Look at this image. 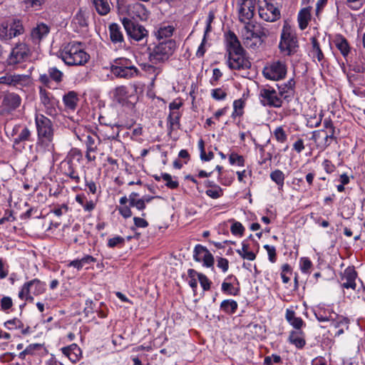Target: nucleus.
<instances>
[{
  "mask_svg": "<svg viewBox=\"0 0 365 365\" xmlns=\"http://www.w3.org/2000/svg\"><path fill=\"white\" fill-rule=\"evenodd\" d=\"M226 43L229 67L235 70L250 68L251 62L245 56V51L234 32L230 31L227 34Z\"/></svg>",
  "mask_w": 365,
  "mask_h": 365,
  "instance_id": "f257e3e1",
  "label": "nucleus"
},
{
  "mask_svg": "<svg viewBox=\"0 0 365 365\" xmlns=\"http://www.w3.org/2000/svg\"><path fill=\"white\" fill-rule=\"evenodd\" d=\"M60 56L64 63L68 66H83L90 59L81 42H70L60 51Z\"/></svg>",
  "mask_w": 365,
  "mask_h": 365,
  "instance_id": "f03ea898",
  "label": "nucleus"
},
{
  "mask_svg": "<svg viewBox=\"0 0 365 365\" xmlns=\"http://www.w3.org/2000/svg\"><path fill=\"white\" fill-rule=\"evenodd\" d=\"M37 133L39 140L49 151L54 149L52 143L53 139V128L51 120L42 114H37L35 118Z\"/></svg>",
  "mask_w": 365,
  "mask_h": 365,
  "instance_id": "7ed1b4c3",
  "label": "nucleus"
},
{
  "mask_svg": "<svg viewBox=\"0 0 365 365\" xmlns=\"http://www.w3.org/2000/svg\"><path fill=\"white\" fill-rule=\"evenodd\" d=\"M279 49L281 53L290 56L297 51L298 41L294 31L288 24H284L282 30Z\"/></svg>",
  "mask_w": 365,
  "mask_h": 365,
  "instance_id": "20e7f679",
  "label": "nucleus"
},
{
  "mask_svg": "<svg viewBox=\"0 0 365 365\" xmlns=\"http://www.w3.org/2000/svg\"><path fill=\"white\" fill-rule=\"evenodd\" d=\"M176 48V43L173 39L159 41L150 53V61L153 63H163L168 61Z\"/></svg>",
  "mask_w": 365,
  "mask_h": 365,
  "instance_id": "39448f33",
  "label": "nucleus"
},
{
  "mask_svg": "<svg viewBox=\"0 0 365 365\" xmlns=\"http://www.w3.org/2000/svg\"><path fill=\"white\" fill-rule=\"evenodd\" d=\"M110 72L117 78H132L139 75V70L125 58H115L110 65Z\"/></svg>",
  "mask_w": 365,
  "mask_h": 365,
  "instance_id": "423d86ee",
  "label": "nucleus"
},
{
  "mask_svg": "<svg viewBox=\"0 0 365 365\" xmlns=\"http://www.w3.org/2000/svg\"><path fill=\"white\" fill-rule=\"evenodd\" d=\"M245 32L243 33L245 44L247 46L252 47L257 43L262 41V38H265L268 35V30L263 28L258 24H252L248 21L245 24Z\"/></svg>",
  "mask_w": 365,
  "mask_h": 365,
  "instance_id": "0eeeda50",
  "label": "nucleus"
},
{
  "mask_svg": "<svg viewBox=\"0 0 365 365\" xmlns=\"http://www.w3.org/2000/svg\"><path fill=\"white\" fill-rule=\"evenodd\" d=\"M120 21L127 35L131 39L140 41L147 36L148 31L133 18L123 17Z\"/></svg>",
  "mask_w": 365,
  "mask_h": 365,
  "instance_id": "6e6552de",
  "label": "nucleus"
},
{
  "mask_svg": "<svg viewBox=\"0 0 365 365\" xmlns=\"http://www.w3.org/2000/svg\"><path fill=\"white\" fill-rule=\"evenodd\" d=\"M287 66L284 61H274L264 66L262 71L264 76L269 80L279 81L285 78Z\"/></svg>",
  "mask_w": 365,
  "mask_h": 365,
  "instance_id": "1a4fd4ad",
  "label": "nucleus"
},
{
  "mask_svg": "<svg viewBox=\"0 0 365 365\" xmlns=\"http://www.w3.org/2000/svg\"><path fill=\"white\" fill-rule=\"evenodd\" d=\"M259 96L263 106L280 108L282 105L283 97L280 96L279 92L277 93L271 87L261 88Z\"/></svg>",
  "mask_w": 365,
  "mask_h": 365,
  "instance_id": "9d476101",
  "label": "nucleus"
},
{
  "mask_svg": "<svg viewBox=\"0 0 365 365\" xmlns=\"http://www.w3.org/2000/svg\"><path fill=\"white\" fill-rule=\"evenodd\" d=\"M256 0H237L239 20L245 24L252 19L255 11Z\"/></svg>",
  "mask_w": 365,
  "mask_h": 365,
  "instance_id": "9b49d317",
  "label": "nucleus"
},
{
  "mask_svg": "<svg viewBox=\"0 0 365 365\" xmlns=\"http://www.w3.org/2000/svg\"><path fill=\"white\" fill-rule=\"evenodd\" d=\"M324 129L316 130L313 133L312 138L317 141L322 134H324V143L325 148L328 147L331 144V140H335V127L331 119L326 118L323 122Z\"/></svg>",
  "mask_w": 365,
  "mask_h": 365,
  "instance_id": "f8f14e48",
  "label": "nucleus"
},
{
  "mask_svg": "<svg viewBox=\"0 0 365 365\" xmlns=\"http://www.w3.org/2000/svg\"><path fill=\"white\" fill-rule=\"evenodd\" d=\"M259 15L264 21L272 22L279 19L280 12L273 4L264 0L260 2Z\"/></svg>",
  "mask_w": 365,
  "mask_h": 365,
  "instance_id": "ddd939ff",
  "label": "nucleus"
},
{
  "mask_svg": "<svg viewBox=\"0 0 365 365\" xmlns=\"http://www.w3.org/2000/svg\"><path fill=\"white\" fill-rule=\"evenodd\" d=\"M30 50L25 43L17 44L11 51L8 58L9 65H15L25 61L29 56Z\"/></svg>",
  "mask_w": 365,
  "mask_h": 365,
  "instance_id": "4468645a",
  "label": "nucleus"
},
{
  "mask_svg": "<svg viewBox=\"0 0 365 365\" xmlns=\"http://www.w3.org/2000/svg\"><path fill=\"white\" fill-rule=\"evenodd\" d=\"M39 95L41 102L46 108V113L49 115H56V106L58 103V101L53 97L49 92L41 87H40Z\"/></svg>",
  "mask_w": 365,
  "mask_h": 365,
  "instance_id": "2eb2a0df",
  "label": "nucleus"
},
{
  "mask_svg": "<svg viewBox=\"0 0 365 365\" xmlns=\"http://www.w3.org/2000/svg\"><path fill=\"white\" fill-rule=\"evenodd\" d=\"M20 96L14 93H8L4 95L1 102V110L3 112L9 113L16 110L21 104Z\"/></svg>",
  "mask_w": 365,
  "mask_h": 365,
  "instance_id": "dca6fc26",
  "label": "nucleus"
},
{
  "mask_svg": "<svg viewBox=\"0 0 365 365\" xmlns=\"http://www.w3.org/2000/svg\"><path fill=\"white\" fill-rule=\"evenodd\" d=\"M11 135L16 137L14 139V147L19 145L22 143L29 141L31 138V130L26 126L22 125H16L13 130Z\"/></svg>",
  "mask_w": 365,
  "mask_h": 365,
  "instance_id": "f3484780",
  "label": "nucleus"
},
{
  "mask_svg": "<svg viewBox=\"0 0 365 365\" xmlns=\"http://www.w3.org/2000/svg\"><path fill=\"white\" fill-rule=\"evenodd\" d=\"M63 73L56 67L49 68L47 73L41 74L39 76V81L46 86L51 88L50 83L52 81L56 83L62 81Z\"/></svg>",
  "mask_w": 365,
  "mask_h": 365,
  "instance_id": "a211bd4d",
  "label": "nucleus"
},
{
  "mask_svg": "<svg viewBox=\"0 0 365 365\" xmlns=\"http://www.w3.org/2000/svg\"><path fill=\"white\" fill-rule=\"evenodd\" d=\"M357 277V272L354 267H348L341 275V280L342 282L341 286L346 289H352L354 290L356 287V279Z\"/></svg>",
  "mask_w": 365,
  "mask_h": 365,
  "instance_id": "6ab92c4d",
  "label": "nucleus"
},
{
  "mask_svg": "<svg viewBox=\"0 0 365 365\" xmlns=\"http://www.w3.org/2000/svg\"><path fill=\"white\" fill-rule=\"evenodd\" d=\"M26 292H31L34 296H39L46 292V284L38 279H34L25 282L22 286Z\"/></svg>",
  "mask_w": 365,
  "mask_h": 365,
  "instance_id": "aec40b11",
  "label": "nucleus"
},
{
  "mask_svg": "<svg viewBox=\"0 0 365 365\" xmlns=\"http://www.w3.org/2000/svg\"><path fill=\"white\" fill-rule=\"evenodd\" d=\"M28 80V76L26 75L19 74H9L0 77V84H4L9 86H23Z\"/></svg>",
  "mask_w": 365,
  "mask_h": 365,
  "instance_id": "412c9836",
  "label": "nucleus"
},
{
  "mask_svg": "<svg viewBox=\"0 0 365 365\" xmlns=\"http://www.w3.org/2000/svg\"><path fill=\"white\" fill-rule=\"evenodd\" d=\"M108 30L111 42L122 46L124 43V36L120 25L112 23L109 25Z\"/></svg>",
  "mask_w": 365,
  "mask_h": 365,
  "instance_id": "4be33fe9",
  "label": "nucleus"
},
{
  "mask_svg": "<svg viewBox=\"0 0 365 365\" xmlns=\"http://www.w3.org/2000/svg\"><path fill=\"white\" fill-rule=\"evenodd\" d=\"M61 351L72 363H76L78 361L82 354L80 347L76 344H72L70 346L63 347Z\"/></svg>",
  "mask_w": 365,
  "mask_h": 365,
  "instance_id": "5701e85b",
  "label": "nucleus"
},
{
  "mask_svg": "<svg viewBox=\"0 0 365 365\" xmlns=\"http://www.w3.org/2000/svg\"><path fill=\"white\" fill-rule=\"evenodd\" d=\"M11 38L24 33V27L22 21L17 19H11L6 21Z\"/></svg>",
  "mask_w": 365,
  "mask_h": 365,
  "instance_id": "b1692460",
  "label": "nucleus"
},
{
  "mask_svg": "<svg viewBox=\"0 0 365 365\" xmlns=\"http://www.w3.org/2000/svg\"><path fill=\"white\" fill-rule=\"evenodd\" d=\"M188 276L190 277L189 284L195 289L197 284V280L203 290H205V277L202 274H200L194 269H190L188 270Z\"/></svg>",
  "mask_w": 365,
  "mask_h": 365,
  "instance_id": "393cba45",
  "label": "nucleus"
},
{
  "mask_svg": "<svg viewBox=\"0 0 365 365\" xmlns=\"http://www.w3.org/2000/svg\"><path fill=\"white\" fill-rule=\"evenodd\" d=\"M49 31V27L46 24L41 23L32 29L31 36L34 41H39L48 34Z\"/></svg>",
  "mask_w": 365,
  "mask_h": 365,
  "instance_id": "a878e982",
  "label": "nucleus"
},
{
  "mask_svg": "<svg viewBox=\"0 0 365 365\" xmlns=\"http://www.w3.org/2000/svg\"><path fill=\"white\" fill-rule=\"evenodd\" d=\"M72 24L76 27V30L82 29L88 26V17L86 11L80 9L72 20Z\"/></svg>",
  "mask_w": 365,
  "mask_h": 365,
  "instance_id": "bb28decb",
  "label": "nucleus"
},
{
  "mask_svg": "<svg viewBox=\"0 0 365 365\" xmlns=\"http://www.w3.org/2000/svg\"><path fill=\"white\" fill-rule=\"evenodd\" d=\"M62 165L65 168L64 174L68 176L71 179L74 180L76 182H79L80 177L75 170L73 160L70 158H68L65 161L62 163Z\"/></svg>",
  "mask_w": 365,
  "mask_h": 365,
  "instance_id": "cd10ccee",
  "label": "nucleus"
},
{
  "mask_svg": "<svg viewBox=\"0 0 365 365\" xmlns=\"http://www.w3.org/2000/svg\"><path fill=\"white\" fill-rule=\"evenodd\" d=\"M312 7L307 6L301 9L298 14V22L299 26L301 30H304L307 28L309 21L311 19V11Z\"/></svg>",
  "mask_w": 365,
  "mask_h": 365,
  "instance_id": "c85d7f7f",
  "label": "nucleus"
},
{
  "mask_svg": "<svg viewBox=\"0 0 365 365\" xmlns=\"http://www.w3.org/2000/svg\"><path fill=\"white\" fill-rule=\"evenodd\" d=\"M287 322L296 329L300 330L304 325V322L301 317H297L293 310L287 309L285 315Z\"/></svg>",
  "mask_w": 365,
  "mask_h": 365,
  "instance_id": "c756f323",
  "label": "nucleus"
},
{
  "mask_svg": "<svg viewBox=\"0 0 365 365\" xmlns=\"http://www.w3.org/2000/svg\"><path fill=\"white\" fill-rule=\"evenodd\" d=\"M334 314L335 312L329 308H319L314 312V315L317 320L322 322H329L331 319H332L333 315Z\"/></svg>",
  "mask_w": 365,
  "mask_h": 365,
  "instance_id": "7c9ffc66",
  "label": "nucleus"
},
{
  "mask_svg": "<svg viewBox=\"0 0 365 365\" xmlns=\"http://www.w3.org/2000/svg\"><path fill=\"white\" fill-rule=\"evenodd\" d=\"M78 98L76 92L72 91L65 94L63 97V101L66 107L71 110H75L77 106Z\"/></svg>",
  "mask_w": 365,
  "mask_h": 365,
  "instance_id": "2f4dec72",
  "label": "nucleus"
},
{
  "mask_svg": "<svg viewBox=\"0 0 365 365\" xmlns=\"http://www.w3.org/2000/svg\"><path fill=\"white\" fill-rule=\"evenodd\" d=\"M269 177L277 184L278 190H282L285 180L284 173L282 170L276 169L270 173Z\"/></svg>",
  "mask_w": 365,
  "mask_h": 365,
  "instance_id": "473e14b6",
  "label": "nucleus"
},
{
  "mask_svg": "<svg viewBox=\"0 0 365 365\" xmlns=\"http://www.w3.org/2000/svg\"><path fill=\"white\" fill-rule=\"evenodd\" d=\"M329 322L330 325L334 329H338L341 327H344L346 329L349 328V320L346 317L339 315L336 313L333 315L332 319H331Z\"/></svg>",
  "mask_w": 365,
  "mask_h": 365,
  "instance_id": "72a5a7b5",
  "label": "nucleus"
},
{
  "mask_svg": "<svg viewBox=\"0 0 365 365\" xmlns=\"http://www.w3.org/2000/svg\"><path fill=\"white\" fill-rule=\"evenodd\" d=\"M312 48L310 51V55L313 58H317L320 63L324 60V56L320 48L319 43L315 37L311 38Z\"/></svg>",
  "mask_w": 365,
  "mask_h": 365,
  "instance_id": "f704fd0d",
  "label": "nucleus"
},
{
  "mask_svg": "<svg viewBox=\"0 0 365 365\" xmlns=\"http://www.w3.org/2000/svg\"><path fill=\"white\" fill-rule=\"evenodd\" d=\"M97 13L101 16L106 15L110 10L108 0H92Z\"/></svg>",
  "mask_w": 365,
  "mask_h": 365,
  "instance_id": "c9c22d12",
  "label": "nucleus"
},
{
  "mask_svg": "<svg viewBox=\"0 0 365 365\" xmlns=\"http://www.w3.org/2000/svg\"><path fill=\"white\" fill-rule=\"evenodd\" d=\"M295 86V81L294 78L289 79L287 83L279 86V95L283 98L286 99L290 96Z\"/></svg>",
  "mask_w": 365,
  "mask_h": 365,
  "instance_id": "e433bc0d",
  "label": "nucleus"
},
{
  "mask_svg": "<svg viewBox=\"0 0 365 365\" xmlns=\"http://www.w3.org/2000/svg\"><path fill=\"white\" fill-rule=\"evenodd\" d=\"M180 113L170 112V114L168 118L169 123V134H170L173 130L180 128Z\"/></svg>",
  "mask_w": 365,
  "mask_h": 365,
  "instance_id": "4c0bfd02",
  "label": "nucleus"
},
{
  "mask_svg": "<svg viewBox=\"0 0 365 365\" xmlns=\"http://www.w3.org/2000/svg\"><path fill=\"white\" fill-rule=\"evenodd\" d=\"M237 307L238 305L237 302L232 299L224 300L220 304L221 309L228 314H234L236 312Z\"/></svg>",
  "mask_w": 365,
  "mask_h": 365,
  "instance_id": "58836bf2",
  "label": "nucleus"
},
{
  "mask_svg": "<svg viewBox=\"0 0 365 365\" xmlns=\"http://www.w3.org/2000/svg\"><path fill=\"white\" fill-rule=\"evenodd\" d=\"M113 95L118 103H121L128 97V89L125 86H119L113 90Z\"/></svg>",
  "mask_w": 365,
  "mask_h": 365,
  "instance_id": "ea45409f",
  "label": "nucleus"
},
{
  "mask_svg": "<svg viewBox=\"0 0 365 365\" xmlns=\"http://www.w3.org/2000/svg\"><path fill=\"white\" fill-rule=\"evenodd\" d=\"M302 334L301 331H293L289 337V341L297 348H302L306 344L305 340L301 336Z\"/></svg>",
  "mask_w": 365,
  "mask_h": 365,
  "instance_id": "a19ab883",
  "label": "nucleus"
},
{
  "mask_svg": "<svg viewBox=\"0 0 365 365\" xmlns=\"http://www.w3.org/2000/svg\"><path fill=\"white\" fill-rule=\"evenodd\" d=\"M236 252L241 257L245 259L253 261L256 258V255L253 252L249 251V245L245 242H242V249L237 250Z\"/></svg>",
  "mask_w": 365,
  "mask_h": 365,
  "instance_id": "79ce46f5",
  "label": "nucleus"
},
{
  "mask_svg": "<svg viewBox=\"0 0 365 365\" xmlns=\"http://www.w3.org/2000/svg\"><path fill=\"white\" fill-rule=\"evenodd\" d=\"M173 27L170 26L160 28L156 34L158 40L162 41L168 39V38H170L173 35Z\"/></svg>",
  "mask_w": 365,
  "mask_h": 365,
  "instance_id": "37998d69",
  "label": "nucleus"
},
{
  "mask_svg": "<svg viewBox=\"0 0 365 365\" xmlns=\"http://www.w3.org/2000/svg\"><path fill=\"white\" fill-rule=\"evenodd\" d=\"M223 195L222 189L217 185H207V195L213 199H217Z\"/></svg>",
  "mask_w": 365,
  "mask_h": 365,
  "instance_id": "c03bdc74",
  "label": "nucleus"
},
{
  "mask_svg": "<svg viewBox=\"0 0 365 365\" xmlns=\"http://www.w3.org/2000/svg\"><path fill=\"white\" fill-rule=\"evenodd\" d=\"M193 257L196 261L202 262L205 265V247L200 245H196Z\"/></svg>",
  "mask_w": 365,
  "mask_h": 365,
  "instance_id": "a18cd8bd",
  "label": "nucleus"
},
{
  "mask_svg": "<svg viewBox=\"0 0 365 365\" xmlns=\"http://www.w3.org/2000/svg\"><path fill=\"white\" fill-rule=\"evenodd\" d=\"M337 48L344 56H346L349 53V46L347 41L344 38H338L335 41Z\"/></svg>",
  "mask_w": 365,
  "mask_h": 365,
  "instance_id": "49530a36",
  "label": "nucleus"
},
{
  "mask_svg": "<svg viewBox=\"0 0 365 365\" xmlns=\"http://www.w3.org/2000/svg\"><path fill=\"white\" fill-rule=\"evenodd\" d=\"M273 135L276 140L280 143H284L287 140V135L282 126H279L274 130Z\"/></svg>",
  "mask_w": 365,
  "mask_h": 365,
  "instance_id": "de8ad7c7",
  "label": "nucleus"
},
{
  "mask_svg": "<svg viewBox=\"0 0 365 365\" xmlns=\"http://www.w3.org/2000/svg\"><path fill=\"white\" fill-rule=\"evenodd\" d=\"M0 39L2 41L11 39V34L9 33L6 21L0 24Z\"/></svg>",
  "mask_w": 365,
  "mask_h": 365,
  "instance_id": "09e8293b",
  "label": "nucleus"
},
{
  "mask_svg": "<svg viewBox=\"0 0 365 365\" xmlns=\"http://www.w3.org/2000/svg\"><path fill=\"white\" fill-rule=\"evenodd\" d=\"M229 161L231 165H237L238 166L245 165V158L242 155L235 153H232L229 156Z\"/></svg>",
  "mask_w": 365,
  "mask_h": 365,
  "instance_id": "8fccbe9b",
  "label": "nucleus"
},
{
  "mask_svg": "<svg viewBox=\"0 0 365 365\" xmlns=\"http://www.w3.org/2000/svg\"><path fill=\"white\" fill-rule=\"evenodd\" d=\"M124 244L125 239L120 236H116L108 240V247L110 248H114L115 247H121Z\"/></svg>",
  "mask_w": 365,
  "mask_h": 365,
  "instance_id": "3c124183",
  "label": "nucleus"
},
{
  "mask_svg": "<svg viewBox=\"0 0 365 365\" xmlns=\"http://www.w3.org/2000/svg\"><path fill=\"white\" fill-rule=\"evenodd\" d=\"M245 101L242 99L235 100L233 103L234 112L232 115H242L243 113V108Z\"/></svg>",
  "mask_w": 365,
  "mask_h": 365,
  "instance_id": "603ef678",
  "label": "nucleus"
},
{
  "mask_svg": "<svg viewBox=\"0 0 365 365\" xmlns=\"http://www.w3.org/2000/svg\"><path fill=\"white\" fill-rule=\"evenodd\" d=\"M232 235L242 236L245 232V227L240 222L235 221L230 227Z\"/></svg>",
  "mask_w": 365,
  "mask_h": 365,
  "instance_id": "864d4df0",
  "label": "nucleus"
},
{
  "mask_svg": "<svg viewBox=\"0 0 365 365\" xmlns=\"http://www.w3.org/2000/svg\"><path fill=\"white\" fill-rule=\"evenodd\" d=\"M162 178L166 181L165 185L170 189H175L179 186L178 182L177 180H173L171 175L168 173L162 174Z\"/></svg>",
  "mask_w": 365,
  "mask_h": 365,
  "instance_id": "5fc2aeb1",
  "label": "nucleus"
},
{
  "mask_svg": "<svg viewBox=\"0 0 365 365\" xmlns=\"http://www.w3.org/2000/svg\"><path fill=\"white\" fill-rule=\"evenodd\" d=\"M288 274H292V268L289 264H284L282 267V279L284 283H288L289 282V277Z\"/></svg>",
  "mask_w": 365,
  "mask_h": 365,
  "instance_id": "6e6d98bb",
  "label": "nucleus"
},
{
  "mask_svg": "<svg viewBox=\"0 0 365 365\" xmlns=\"http://www.w3.org/2000/svg\"><path fill=\"white\" fill-rule=\"evenodd\" d=\"M222 290L225 293H227L229 294L234 295V296L237 295L238 292H239L238 289H235L231 283H228L226 282H224L222 284Z\"/></svg>",
  "mask_w": 365,
  "mask_h": 365,
  "instance_id": "4d7b16f0",
  "label": "nucleus"
},
{
  "mask_svg": "<svg viewBox=\"0 0 365 365\" xmlns=\"http://www.w3.org/2000/svg\"><path fill=\"white\" fill-rule=\"evenodd\" d=\"M98 150V145L86 147V158L88 161H94L96 160V155Z\"/></svg>",
  "mask_w": 365,
  "mask_h": 365,
  "instance_id": "13d9d810",
  "label": "nucleus"
},
{
  "mask_svg": "<svg viewBox=\"0 0 365 365\" xmlns=\"http://www.w3.org/2000/svg\"><path fill=\"white\" fill-rule=\"evenodd\" d=\"M99 122L101 124L110 126L112 128H113L114 127H115L116 128H119L120 127H121V125L118 124V123H116L115 121L111 120L106 116H103V115H101L99 117Z\"/></svg>",
  "mask_w": 365,
  "mask_h": 365,
  "instance_id": "bf43d9fd",
  "label": "nucleus"
},
{
  "mask_svg": "<svg viewBox=\"0 0 365 365\" xmlns=\"http://www.w3.org/2000/svg\"><path fill=\"white\" fill-rule=\"evenodd\" d=\"M211 96L217 100V101H220V100H223L225 98V97L227 96V93L225 91H223L222 88H215V89H212V91H211Z\"/></svg>",
  "mask_w": 365,
  "mask_h": 365,
  "instance_id": "052dcab7",
  "label": "nucleus"
},
{
  "mask_svg": "<svg viewBox=\"0 0 365 365\" xmlns=\"http://www.w3.org/2000/svg\"><path fill=\"white\" fill-rule=\"evenodd\" d=\"M5 326L8 329H18L23 327V323L20 319L14 318L13 319L8 320L7 322H6Z\"/></svg>",
  "mask_w": 365,
  "mask_h": 365,
  "instance_id": "680f3d73",
  "label": "nucleus"
},
{
  "mask_svg": "<svg viewBox=\"0 0 365 365\" xmlns=\"http://www.w3.org/2000/svg\"><path fill=\"white\" fill-rule=\"evenodd\" d=\"M312 266V262L307 257H303L300 260V267L303 272L307 273L309 272Z\"/></svg>",
  "mask_w": 365,
  "mask_h": 365,
  "instance_id": "e2e57ef3",
  "label": "nucleus"
},
{
  "mask_svg": "<svg viewBox=\"0 0 365 365\" xmlns=\"http://www.w3.org/2000/svg\"><path fill=\"white\" fill-rule=\"evenodd\" d=\"M34 294L32 293H31L30 291H29L28 292H26V290L24 289V288L22 287L21 291L19 292V297L21 299H25L26 301H28V302H34Z\"/></svg>",
  "mask_w": 365,
  "mask_h": 365,
  "instance_id": "0e129e2a",
  "label": "nucleus"
},
{
  "mask_svg": "<svg viewBox=\"0 0 365 365\" xmlns=\"http://www.w3.org/2000/svg\"><path fill=\"white\" fill-rule=\"evenodd\" d=\"M365 0H346L349 7L354 10L359 9L364 4Z\"/></svg>",
  "mask_w": 365,
  "mask_h": 365,
  "instance_id": "69168bd1",
  "label": "nucleus"
},
{
  "mask_svg": "<svg viewBox=\"0 0 365 365\" xmlns=\"http://www.w3.org/2000/svg\"><path fill=\"white\" fill-rule=\"evenodd\" d=\"M15 220L16 217L13 215V211L6 210L4 216L0 219V225L4 224L6 222H14Z\"/></svg>",
  "mask_w": 365,
  "mask_h": 365,
  "instance_id": "338daca9",
  "label": "nucleus"
},
{
  "mask_svg": "<svg viewBox=\"0 0 365 365\" xmlns=\"http://www.w3.org/2000/svg\"><path fill=\"white\" fill-rule=\"evenodd\" d=\"M264 248L267 250L269 259L272 262H274L276 261V249L274 246H269L268 245H265Z\"/></svg>",
  "mask_w": 365,
  "mask_h": 365,
  "instance_id": "774afa93",
  "label": "nucleus"
}]
</instances>
